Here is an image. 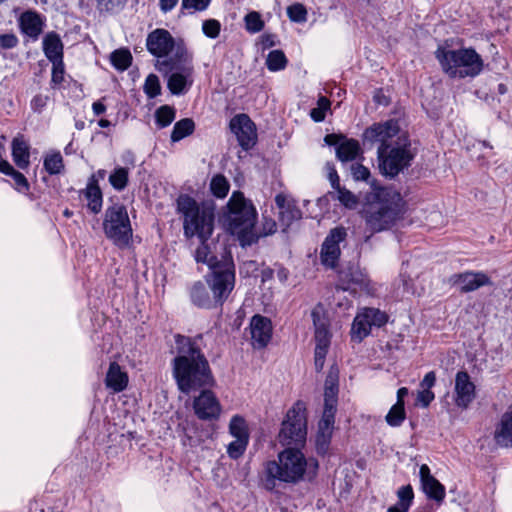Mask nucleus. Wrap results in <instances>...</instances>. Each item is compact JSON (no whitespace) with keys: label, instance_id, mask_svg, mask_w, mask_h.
<instances>
[{"label":"nucleus","instance_id":"obj_28","mask_svg":"<svg viewBox=\"0 0 512 512\" xmlns=\"http://www.w3.org/2000/svg\"><path fill=\"white\" fill-rule=\"evenodd\" d=\"M0 173L11 178V186L22 194H27L30 190V184L23 173L16 170L7 160H0Z\"/></svg>","mask_w":512,"mask_h":512},{"label":"nucleus","instance_id":"obj_5","mask_svg":"<svg viewBox=\"0 0 512 512\" xmlns=\"http://www.w3.org/2000/svg\"><path fill=\"white\" fill-rule=\"evenodd\" d=\"M256 220L257 211L252 202L241 192H233L223 213L222 223L231 235L237 237L242 247L258 241L260 235L255 232Z\"/></svg>","mask_w":512,"mask_h":512},{"label":"nucleus","instance_id":"obj_17","mask_svg":"<svg viewBox=\"0 0 512 512\" xmlns=\"http://www.w3.org/2000/svg\"><path fill=\"white\" fill-rule=\"evenodd\" d=\"M175 47V40L171 33L163 28L151 31L146 38L148 52L157 57H167Z\"/></svg>","mask_w":512,"mask_h":512},{"label":"nucleus","instance_id":"obj_12","mask_svg":"<svg viewBox=\"0 0 512 512\" xmlns=\"http://www.w3.org/2000/svg\"><path fill=\"white\" fill-rule=\"evenodd\" d=\"M313 325L315 328V352L314 364L317 372H320L325 363V359L331 344V332L329 329V320L325 316L322 305H317L311 312Z\"/></svg>","mask_w":512,"mask_h":512},{"label":"nucleus","instance_id":"obj_22","mask_svg":"<svg viewBox=\"0 0 512 512\" xmlns=\"http://www.w3.org/2000/svg\"><path fill=\"white\" fill-rule=\"evenodd\" d=\"M272 322L269 318L262 315H254L250 321V332L252 345L254 348L263 349L272 337Z\"/></svg>","mask_w":512,"mask_h":512},{"label":"nucleus","instance_id":"obj_23","mask_svg":"<svg viewBox=\"0 0 512 512\" xmlns=\"http://www.w3.org/2000/svg\"><path fill=\"white\" fill-rule=\"evenodd\" d=\"M338 287L344 291L356 292L359 290H367L369 287V279L367 275L357 266H349L339 272Z\"/></svg>","mask_w":512,"mask_h":512},{"label":"nucleus","instance_id":"obj_4","mask_svg":"<svg viewBox=\"0 0 512 512\" xmlns=\"http://www.w3.org/2000/svg\"><path fill=\"white\" fill-rule=\"evenodd\" d=\"M277 460L267 461L264 465V485L273 490L276 481L287 484H296L300 481L313 479L318 471V461L306 458L301 448H285L278 454Z\"/></svg>","mask_w":512,"mask_h":512},{"label":"nucleus","instance_id":"obj_54","mask_svg":"<svg viewBox=\"0 0 512 512\" xmlns=\"http://www.w3.org/2000/svg\"><path fill=\"white\" fill-rule=\"evenodd\" d=\"M350 170L353 179L356 181H368V179L370 178L369 169L360 163H353L351 165Z\"/></svg>","mask_w":512,"mask_h":512},{"label":"nucleus","instance_id":"obj_39","mask_svg":"<svg viewBox=\"0 0 512 512\" xmlns=\"http://www.w3.org/2000/svg\"><path fill=\"white\" fill-rule=\"evenodd\" d=\"M176 117V110L169 105H162L155 111V124L157 128L168 127Z\"/></svg>","mask_w":512,"mask_h":512},{"label":"nucleus","instance_id":"obj_13","mask_svg":"<svg viewBox=\"0 0 512 512\" xmlns=\"http://www.w3.org/2000/svg\"><path fill=\"white\" fill-rule=\"evenodd\" d=\"M389 320L385 311L374 307H364L356 314L351 327V340L362 342L370 335L373 328H381Z\"/></svg>","mask_w":512,"mask_h":512},{"label":"nucleus","instance_id":"obj_44","mask_svg":"<svg viewBox=\"0 0 512 512\" xmlns=\"http://www.w3.org/2000/svg\"><path fill=\"white\" fill-rule=\"evenodd\" d=\"M405 419V406L401 405L400 403H395L385 416L386 423L391 427L401 426Z\"/></svg>","mask_w":512,"mask_h":512},{"label":"nucleus","instance_id":"obj_7","mask_svg":"<svg viewBox=\"0 0 512 512\" xmlns=\"http://www.w3.org/2000/svg\"><path fill=\"white\" fill-rule=\"evenodd\" d=\"M435 57L451 78L476 77L483 69V60L473 48L456 50L438 47Z\"/></svg>","mask_w":512,"mask_h":512},{"label":"nucleus","instance_id":"obj_51","mask_svg":"<svg viewBox=\"0 0 512 512\" xmlns=\"http://www.w3.org/2000/svg\"><path fill=\"white\" fill-rule=\"evenodd\" d=\"M288 18L295 23H303L307 20V10L304 5L295 3L287 8Z\"/></svg>","mask_w":512,"mask_h":512},{"label":"nucleus","instance_id":"obj_55","mask_svg":"<svg viewBox=\"0 0 512 512\" xmlns=\"http://www.w3.org/2000/svg\"><path fill=\"white\" fill-rule=\"evenodd\" d=\"M126 0H96L100 12H113L125 4Z\"/></svg>","mask_w":512,"mask_h":512},{"label":"nucleus","instance_id":"obj_24","mask_svg":"<svg viewBox=\"0 0 512 512\" xmlns=\"http://www.w3.org/2000/svg\"><path fill=\"white\" fill-rule=\"evenodd\" d=\"M419 476L423 492L428 498L437 503L443 502L445 498V487L430 472V468L423 464L419 470Z\"/></svg>","mask_w":512,"mask_h":512},{"label":"nucleus","instance_id":"obj_36","mask_svg":"<svg viewBox=\"0 0 512 512\" xmlns=\"http://www.w3.org/2000/svg\"><path fill=\"white\" fill-rule=\"evenodd\" d=\"M228 429L229 434L236 439H250L247 422L241 415H234L230 419Z\"/></svg>","mask_w":512,"mask_h":512},{"label":"nucleus","instance_id":"obj_48","mask_svg":"<svg viewBox=\"0 0 512 512\" xmlns=\"http://www.w3.org/2000/svg\"><path fill=\"white\" fill-rule=\"evenodd\" d=\"M244 21L246 30L252 34L260 32L264 27L261 15L256 11L249 12Z\"/></svg>","mask_w":512,"mask_h":512},{"label":"nucleus","instance_id":"obj_26","mask_svg":"<svg viewBox=\"0 0 512 512\" xmlns=\"http://www.w3.org/2000/svg\"><path fill=\"white\" fill-rule=\"evenodd\" d=\"M83 195L87 200V208L93 214L100 213L103 206V194L95 175H92L88 179L86 188L83 190Z\"/></svg>","mask_w":512,"mask_h":512},{"label":"nucleus","instance_id":"obj_64","mask_svg":"<svg viewBox=\"0 0 512 512\" xmlns=\"http://www.w3.org/2000/svg\"><path fill=\"white\" fill-rule=\"evenodd\" d=\"M179 0H159V7L163 13H168L175 8Z\"/></svg>","mask_w":512,"mask_h":512},{"label":"nucleus","instance_id":"obj_42","mask_svg":"<svg viewBox=\"0 0 512 512\" xmlns=\"http://www.w3.org/2000/svg\"><path fill=\"white\" fill-rule=\"evenodd\" d=\"M302 218V211L295 205L288 206L285 210L279 211V223L283 230H287L294 221Z\"/></svg>","mask_w":512,"mask_h":512},{"label":"nucleus","instance_id":"obj_32","mask_svg":"<svg viewBox=\"0 0 512 512\" xmlns=\"http://www.w3.org/2000/svg\"><path fill=\"white\" fill-rule=\"evenodd\" d=\"M105 384L107 388L114 392H121L127 387L128 376L121 370L119 364L116 362L110 363L105 378Z\"/></svg>","mask_w":512,"mask_h":512},{"label":"nucleus","instance_id":"obj_10","mask_svg":"<svg viewBox=\"0 0 512 512\" xmlns=\"http://www.w3.org/2000/svg\"><path fill=\"white\" fill-rule=\"evenodd\" d=\"M156 69L167 78V88L172 95L186 94L193 84V67L181 64L174 58L158 60Z\"/></svg>","mask_w":512,"mask_h":512},{"label":"nucleus","instance_id":"obj_31","mask_svg":"<svg viewBox=\"0 0 512 512\" xmlns=\"http://www.w3.org/2000/svg\"><path fill=\"white\" fill-rule=\"evenodd\" d=\"M43 51L50 62L63 59V43L55 32H49L43 38Z\"/></svg>","mask_w":512,"mask_h":512},{"label":"nucleus","instance_id":"obj_60","mask_svg":"<svg viewBox=\"0 0 512 512\" xmlns=\"http://www.w3.org/2000/svg\"><path fill=\"white\" fill-rule=\"evenodd\" d=\"M277 224L272 218L263 217L262 232L260 235L268 236L276 232Z\"/></svg>","mask_w":512,"mask_h":512},{"label":"nucleus","instance_id":"obj_16","mask_svg":"<svg viewBox=\"0 0 512 512\" xmlns=\"http://www.w3.org/2000/svg\"><path fill=\"white\" fill-rule=\"evenodd\" d=\"M450 283L457 286L462 293L476 291L484 286L493 284L490 276L483 271H465L450 276Z\"/></svg>","mask_w":512,"mask_h":512},{"label":"nucleus","instance_id":"obj_53","mask_svg":"<svg viewBox=\"0 0 512 512\" xmlns=\"http://www.w3.org/2000/svg\"><path fill=\"white\" fill-rule=\"evenodd\" d=\"M337 192V199L340 201L341 204H343L347 208H354L357 205V198L356 196L347 190L344 187H339L335 189Z\"/></svg>","mask_w":512,"mask_h":512},{"label":"nucleus","instance_id":"obj_50","mask_svg":"<svg viewBox=\"0 0 512 512\" xmlns=\"http://www.w3.org/2000/svg\"><path fill=\"white\" fill-rule=\"evenodd\" d=\"M332 434L333 433H327L325 431H317L315 445L316 451L319 455L324 456L328 453L332 439Z\"/></svg>","mask_w":512,"mask_h":512},{"label":"nucleus","instance_id":"obj_3","mask_svg":"<svg viewBox=\"0 0 512 512\" xmlns=\"http://www.w3.org/2000/svg\"><path fill=\"white\" fill-rule=\"evenodd\" d=\"M401 194L392 187L371 186L363 197L361 214L371 233L391 229L403 215Z\"/></svg>","mask_w":512,"mask_h":512},{"label":"nucleus","instance_id":"obj_62","mask_svg":"<svg viewBox=\"0 0 512 512\" xmlns=\"http://www.w3.org/2000/svg\"><path fill=\"white\" fill-rule=\"evenodd\" d=\"M436 383V374L434 371H430L426 373L422 381L420 382V386L422 389H428L431 390V388Z\"/></svg>","mask_w":512,"mask_h":512},{"label":"nucleus","instance_id":"obj_49","mask_svg":"<svg viewBox=\"0 0 512 512\" xmlns=\"http://www.w3.org/2000/svg\"><path fill=\"white\" fill-rule=\"evenodd\" d=\"M397 505H399L403 509L409 510L414 499V492L411 485H405L398 489L397 491Z\"/></svg>","mask_w":512,"mask_h":512},{"label":"nucleus","instance_id":"obj_59","mask_svg":"<svg viewBox=\"0 0 512 512\" xmlns=\"http://www.w3.org/2000/svg\"><path fill=\"white\" fill-rule=\"evenodd\" d=\"M329 107V101L326 98L320 99V107L313 108L310 111V116L315 122H321L325 118V111Z\"/></svg>","mask_w":512,"mask_h":512},{"label":"nucleus","instance_id":"obj_21","mask_svg":"<svg viewBox=\"0 0 512 512\" xmlns=\"http://www.w3.org/2000/svg\"><path fill=\"white\" fill-rule=\"evenodd\" d=\"M399 123L395 119H390L384 123H377L367 128L364 132L366 139L373 142H380L379 146L384 144H393L394 137L401 135Z\"/></svg>","mask_w":512,"mask_h":512},{"label":"nucleus","instance_id":"obj_61","mask_svg":"<svg viewBox=\"0 0 512 512\" xmlns=\"http://www.w3.org/2000/svg\"><path fill=\"white\" fill-rule=\"evenodd\" d=\"M434 393L428 389H422L418 393L417 400L423 407H428L430 403L434 400Z\"/></svg>","mask_w":512,"mask_h":512},{"label":"nucleus","instance_id":"obj_11","mask_svg":"<svg viewBox=\"0 0 512 512\" xmlns=\"http://www.w3.org/2000/svg\"><path fill=\"white\" fill-rule=\"evenodd\" d=\"M205 280L213 294L214 304L222 306L235 286L234 264L224 263L211 269Z\"/></svg>","mask_w":512,"mask_h":512},{"label":"nucleus","instance_id":"obj_38","mask_svg":"<svg viewBox=\"0 0 512 512\" xmlns=\"http://www.w3.org/2000/svg\"><path fill=\"white\" fill-rule=\"evenodd\" d=\"M337 405L324 404L322 417L318 423V430L333 433Z\"/></svg>","mask_w":512,"mask_h":512},{"label":"nucleus","instance_id":"obj_43","mask_svg":"<svg viewBox=\"0 0 512 512\" xmlns=\"http://www.w3.org/2000/svg\"><path fill=\"white\" fill-rule=\"evenodd\" d=\"M230 184L226 177L222 174H217L212 177L210 181V191L217 198H225L229 192Z\"/></svg>","mask_w":512,"mask_h":512},{"label":"nucleus","instance_id":"obj_15","mask_svg":"<svg viewBox=\"0 0 512 512\" xmlns=\"http://www.w3.org/2000/svg\"><path fill=\"white\" fill-rule=\"evenodd\" d=\"M230 129L244 150L247 151L256 144V126L247 114L234 116L230 121Z\"/></svg>","mask_w":512,"mask_h":512},{"label":"nucleus","instance_id":"obj_8","mask_svg":"<svg viewBox=\"0 0 512 512\" xmlns=\"http://www.w3.org/2000/svg\"><path fill=\"white\" fill-rule=\"evenodd\" d=\"M103 231L108 240L120 249L130 246L133 229L126 207L115 203L105 210Z\"/></svg>","mask_w":512,"mask_h":512},{"label":"nucleus","instance_id":"obj_19","mask_svg":"<svg viewBox=\"0 0 512 512\" xmlns=\"http://www.w3.org/2000/svg\"><path fill=\"white\" fill-rule=\"evenodd\" d=\"M454 402L458 408L467 409L476 397V386L468 372L461 370L456 373L454 385Z\"/></svg>","mask_w":512,"mask_h":512},{"label":"nucleus","instance_id":"obj_14","mask_svg":"<svg viewBox=\"0 0 512 512\" xmlns=\"http://www.w3.org/2000/svg\"><path fill=\"white\" fill-rule=\"evenodd\" d=\"M347 232L343 227L333 228L326 236L320 252V257L323 265L327 267H335L341 251L340 243L346 239Z\"/></svg>","mask_w":512,"mask_h":512},{"label":"nucleus","instance_id":"obj_56","mask_svg":"<svg viewBox=\"0 0 512 512\" xmlns=\"http://www.w3.org/2000/svg\"><path fill=\"white\" fill-rule=\"evenodd\" d=\"M48 101H49L48 95L37 94L32 98V100L30 102V107L33 112L40 114L46 108Z\"/></svg>","mask_w":512,"mask_h":512},{"label":"nucleus","instance_id":"obj_35","mask_svg":"<svg viewBox=\"0 0 512 512\" xmlns=\"http://www.w3.org/2000/svg\"><path fill=\"white\" fill-rule=\"evenodd\" d=\"M195 130V123L191 118H183L177 121L171 132V142L176 143L191 135Z\"/></svg>","mask_w":512,"mask_h":512},{"label":"nucleus","instance_id":"obj_52","mask_svg":"<svg viewBox=\"0 0 512 512\" xmlns=\"http://www.w3.org/2000/svg\"><path fill=\"white\" fill-rule=\"evenodd\" d=\"M221 31V24L216 19H208L202 23L203 34L211 39H215L219 36Z\"/></svg>","mask_w":512,"mask_h":512},{"label":"nucleus","instance_id":"obj_58","mask_svg":"<svg viewBox=\"0 0 512 512\" xmlns=\"http://www.w3.org/2000/svg\"><path fill=\"white\" fill-rule=\"evenodd\" d=\"M19 43L18 37L14 33H5L0 35V50L15 48Z\"/></svg>","mask_w":512,"mask_h":512},{"label":"nucleus","instance_id":"obj_9","mask_svg":"<svg viewBox=\"0 0 512 512\" xmlns=\"http://www.w3.org/2000/svg\"><path fill=\"white\" fill-rule=\"evenodd\" d=\"M307 437L306 406L297 401L287 411L278 434L279 443L286 447L303 448Z\"/></svg>","mask_w":512,"mask_h":512},{"label":"nucleus","instance_id":"obj_57","mask_svg":"<svg viewBox=\"0 0 512 512\" xmlns=\"http://www.w3.org/2000/svg\"><path fill=\"white\" fill-rule=\"evenodd\" d=\"M52 63V77L51 81L54 84H61L64 80V62L62 60H58Z\"/></svg>","mask_w":512,"mask_h":512},{"label":"nucleus","instance_id":"obj_46","mask_svg":"<svg viewBox=\"0 0 512 512\" xmlns=\"http://www.w3.org/2000/svg\"><path fill=\"white\" fill-rule=\"evenodd\" d=\"M144 93L149 99H154L161 94V85L157 75L149 74L143 86Z\"/></svg>","mask_w":512,"mask_h":512},{"label":"nucleus","instance_id":"obj_25","mask_svg":"<svg viewBox=\"0 0 512 512\" xmlns=\"http://www.w3.org/2000/svg\"><path fill=\"white\" fill-rule=\"evenodd\" d=\"M493 439L501 448H512V407L501 415L495 426Z\"/></svg>","mask_w":512,"mask_h":512},{"label":"nucleus","instance_id":"obj_41","mask_svg":"<svg viewBox=\"0 0 512 512\" xmlns=\"http://www.w3.org/2000/svg\"><path fill=\"white\" fill-rule=\"evenodd\" d=\"M110 61L117 70L124 71L131 65L132 55L128 49H117L111 53Z\"/></svg>","mask_w":512,"mask_h":512},{"label":"nucleus","instance_id":"obj_34","mask_svg":"<svg viewBox=\"0 0 512 512\" xmlns=\"http://www.w3.org/2000/svg\"><path fill=\"white\" fill-rule=\"evenodd\" d=\"M129 174V167L116 166L109 175V184L114 190L121 192L128 186Z\"/></svg>","mask_w":512,"mask_h":512},{"label":"nucleus","instance_id":"obj_30","mask_svg":"<svg viewBox=\"0 0 512 512\" xmlns=\"http://www.w3.org/2000/svg\"><path fill=\"white\" fill-rule=\"evenodd\" d=\"M339 392V370L331 366L324 384V404L337 405Z\"/></svg>","mask_w":512,"mask_h":512},{"label":"nucleus","instance_id":"obj_6","mask_svg":"<svg viewBox=\"0 0 512 512\" xmlns=\"http://www.w3.org/2000/svg\"><path fill=\"white\" fill-rule=\"evenodd\" d=\"M416 154V149L412 147L408 134L402 132L393 144H384L378 147L379 170L385 177L393 179L411 166Z\"/></svg>","mask_w":512,"mask_h":512},{"label":"nucleus","instance_id":"obj_29","mask_svg":"<svg viewBox=\"0 0 512 512\" xmlns=\"http://www.w3.org/2000/svg\"><path fill=\"white\" fill-rule=\"evenodd\" d=\"M11 149L15 165L21 170L27 169L30 165V146L22 135L12 140Z\"/></svg>","mask_w":512,"mask_h":512},{"label":"nucleus","instance_id":"obj_40","mask_svg":"<svg viewBox=\"0 0 512 512\" xmlns=\"http://www.w3.org/2000/svg\"><path fill=\"white\" fill-rule=\"evenodd\" d=\"M288 60L282 50H272L268 53L266 58L267 69L271 72H278L284 70L287 66Z\"/></svg>","mask_w":512,"mask_h":512},{"label":"nucleus","instance_id":"obj_18","mask_svg":"<svg viewBox=\"0 0 512 512\" xmlns=\"http://www.w3.org/2000/svg\"><path fill=\"white\" fill-rule=\"evenodd\" d=\"M329 146L336 147V156L342 163L354 161L361 153V147L357 140L348 139L337 134H328L324 138Z\"/></svg>","mask_w":512,"mask_h":512},{"label":"nucleus","instance_id":"obj_1","mask_svg":"<svg viewBox=\"0 0 512 512\" xmlns=\"http://www.w3.org/2000/svg\"><path fill=\"white\" fill-rule=\"evenodd\" d=\"M202 334L193 337L175 334V357L171 361L172 376L181 393L190 394L215 383L209 361L204 354Z\"/></svg>","mask_w":512,"mask_h":512},{"label":"nucleus","instance_id":"obj_20","mask_svg":"<svg viewBox=\"0 0 512 512\" xmlns=\"http://www.w3.org/2000/svg\"><path fill=\"white\" fill-rule=\"evenodd\" d=\"M193 408L200 420L217 419L221 413V405L215 394L203 388L200 395L194 399Z\"/></svg>","mask_w":512,"mask_h":512},{"label":"nucleus","instance_id":"obj_63","mask_svg":"<svg viewBox=\"0 0 512 512\" xmlns=\"http://www.w3.org/2000/svg\"><path fill=\"white\" fill-rule=\"evenodd\" d=\"M275 203L280 211H283L288 206L294 204V202L288 201L286 195H284L283 193H279L275 196Z\"/></svg>","mask_w":512,"mask_h":512},{"label":"nucleus","instance_id":"obj_27","mask_svg":"<svg viewBox=\"0 0 512 512\" xmlns=\"http://www.w3.org/2000/svg\"><path fill=\"white\" fill-rule=\"evenodd\" d=\"M21 31L32 39H37L43 31V20L36 11H26L19 19Z\"/></svg>","mask_w":512,"mask_h":512},{"label":"nucleus","instance_id":"obj_45","mask_svg":"<svg viewBox=\"0 0 512 512\" xmlns=\"http://www.w3.org/2000/svg\"><path fill=\"white\" fill-rule=\"evenodd\" d=\"M211 0H182L181 2V14H194L196 12L205 11Z\"/></svg>","mask_w":512,"mask_h":512},{"label":"nucleus","instance_id":"obj_37","mask_svg":"<svg viewBox=\"0 0 512 512\" xmlns=\"http://www.w3.org/2000/svg\"><path fill=\"white\" fill-rule=\"evenodd\" d=\"M43 167L49 175H58L64 170L63 157L59 151L44 156Z\"/></svg>","mask_w":512,"mask_h":512},{"label":"nucleus","instance_id":"obj_2","mask_svg":"<svg viewBox=\"0 0 512 512\" xmlns=\"http://www.w3.org/2000/svg\"><path fill=\"white\" fill-rule=\"evenodd\" d=\"M176 206L183 218L184 236L187 239L196 236L200 240L194 255L196 262L207 264L210 269L221 265L208 244L214 230L215 204L212 201L198 203L190 195L181 194L176 200Z\"/></svg>","mask_w":512,"mask_h":512},{"label":"nucleus","instance_id":"obj_47","mask_svg":"<svg viewBox=\"0 0 512 512\" xmlns=\"http://www.w3.org/2000/svg\"><path fill=\"white\" fill-rule=\"evenodd\" d=\"M248 444L249 440L235 438V440H233L227 445L226 452L231 459L237 460L243 456Z\"/></svg>","mask_w":512,"mask_h":512},{"label":"nucleus","instance_id":"obj_33","mask_svg":"<svg viewBox=\"0 0 512 512\" xmlns=\"http://www.w3.org/2000/svg\"><path fill=\"white\" fill-rule=\"evenodd\" d=\"M190 299L199 308L211 309L218 306L214 304V297H210L205 285L201 281H197L191 286Z\"/></svg>","mask_w":512,"mask_h":512}]
</instances>
